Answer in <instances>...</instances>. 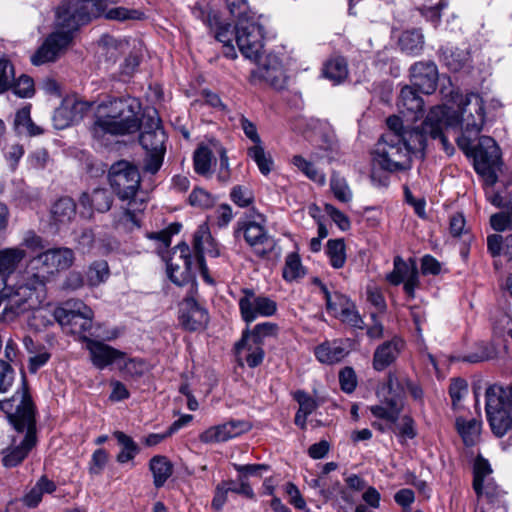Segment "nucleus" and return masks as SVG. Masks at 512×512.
<instances>
[{
    "mask_svg": "<svg viewBox=\"0 0 512 512\" xmlns=\"http://www.w3.org/2000/svg\"><path fill=\"white\" fill-rule=\"evenodd\" d=\"M107 8V0H69L64 1L56 12L57 30L45 39L43 44L31 56V62L39 66L54 62L73 40V33L80 25L98 18Z\"/></svg>",
    "mask_w": 512,
    "mask_h": 512,
    "instance_id": "obj_1",
    "label": "nucleus"
},
{
    "mask_svg": "<svg viewBox=\"0 0 512 512\" xmlns=\"http://www.w3.org/2000/svg\"><path fill=\"white\" fill-rule=\"evenodd\" d=\"M140 104L136 99L111 98L97 107L96 119L91 127L95 139L105 136H124L136 133L141 128Z\"/></svg>",
    "mask_w": 512,
    "mask_h": 512,
    "instance_id": "obj_2",
    "label": "nucleus"
},
{
    "mask_svg": "<svg viewBox=\"0 0 512 512\" xmlns=\"http://www.w3.org/2000/svg\"><path fill=\"white\" fill-rule=\"evenodd\" d=\"M8 419L17 432H25L19 444H16V440L13 439L12 446L2 450L3 465L12 468L23 462L37 442L35 406L27 392L23 393L16 411L8 414Z\"/></svg>",
    "mask_w": 512,
    "mask_h": 512,
    "instance_id": "obj_3",
    "label": "nucleus"
},
{
    "mask_svg": "<svg viewBox=\"0 0 512 512\" xmlns=\"http://www.w3.org/2000/svg\"><path fill=\"white\" fill-rule=\"evenodd\" d=\"M373 163L385 172L407 171L412 167V156L401 143L399 133H385L378 140Z\"/></svg>",
    "mask_w": 512,
    "mask_h": 512,
    "instance_id": "obj_4",
    "label": "nucleus"
},
{
    "mask_svg": "<svg viewBox=\"0 0 512 512\" xmlns=\"http://www.w3.org/2000/svg\"><path fill=\"white\" fill-rule=\"evenodd\" d=\"M53 317L70 334L79 335L82 340L93 324L94 312L81 300H68L53 311Z\"/></svg>",
    "mask_w": 512,
    "mask_h": 512,
    "instance_id": "obj_5",
    "label": "nucleus"
},
{
    "mask_svg": "<svg viewBox=\"0 0 512 512\" xmlns=\"http://www.w3.org/2000/svg\"><path fill=\"white\" fill-rule=\"evenodd\" d=\"M444 117V106L432 107L418 127L406 128L402 133L401 143L405 146L411 156L424 158L428 137L432 138V134H439L437 122Z\"/></svg>",
    "mask_w": 512,
    "mask_h": 512,
    "instance_id": "obj_6",
    "label": "nucleus"
},
{
    "mask_svg": "<svg viewBox=\"0 0 512 512\" xmlns=\"http://www.w3.org/2000/svg\"><path fill=\"white\" fill-rule=\"evenodd\" d=\"M108 179L117 197L122 201L128 200V205L132 206L141 183L137 167L126 160H120L111 165Z\"/></svg>",
    "mask_w": 512,
    "mask_h": 512,
    "instance_id": "obj_7",
    "label": "nucleus"
},
{
    "mask_svg": "<svg viewBox=\"0 0 512 512\" xmlns=\"http://www.w3.org/2000/svg\"><path fill=\"white\" fill-rule=\"evenodd\" d=\"M449 115H457L461 129H465L466 133L478 137L485 120L484 101L479 94L469 93L461 101L459 113L449 110Z\"/></svg>",
    "mask_w": 512,
    "mask_h": 512,
    "instance_id": "obj_8",
    "label": "nucleus"
},
{
    "mask_svg": "<svg viewBox=\"0 0 512 512\" xmlns=\"http://www.w3.org/2000/svg\"><path fill=\"white\" fill-rule=\"evenodd\" d=\"M473 158L476 172L484 176L487 183L494 185L497 181L495 166L500 159L495 140L489 136L480 137L473 151Z\"/></svg>",
    "mask_w": 512,
    "mask_h": 512,
    "instance_id": "obj_9",
    "label": "nucleus"
},
{
    "mask_svg": "<svg viewBox=\"0 0 512 512\" xmlns=\"http://www.w3.org/2000/svg\"><path fill=\"white\" fill-rule=\"evenodd\" d=\"M501 395L502 391L497 387L487 388L485 392L487 420L497 437H503L508 431H512V410L503 409Z\"/></svg>",
    "mask_w": 512,
    "mask_h": 512,
    "instance_id": "obj_10",
    "label": "nucleus"
},
{
    "mask_svg": "<svg viewBox=\"0 0 512 512\" xmlns=\"http://www.w3.org/2000/svg\"><path fill=\"white\" fill-rule=\"evenodd\" d=\"M193 258L186 242H181L173 248L167 260V275L177 286H184L194 282L195 275L192 270Z\"/></svg>",
    "mask_w": 512,
    "mask_h": 512,
    "instance_id": "obj_11",
    "label": "nucleus"
},
{
    "mask_svg": "<svg viewBox=\"0 0 512 512\" xmlns=\"http://www.w3.org/2000/svg\"><path fill=\"white\" fill-rule=\"evenodd\" d=\"M235 40L240 52L249 59H257L263 48V31L252 19H241L235 24Z\"/></svg>",
    "mask_w": 512,
    "mask_h": 512,
    "instance_id": "obj_12",
    "label": "nucleus"
},
{
    "mask_svg": "<svg viewBox=\"0 0 512 512\" xmlns=\"http://www.w3.org/2000/svg\"><path fill=\"white\" fill-rule=\"evenodd\" d=\"M178 321L184 330L195 332L207 326L209 315L206 308L195 297L189 296L179 303Z\"/></svg>",
    "mask_w": 512,
    "mask_h": 512,
    "instance_id": "obj_13",
    "label": "nucleus"
},
{
    "mask_svg": "<svg viewBox=\"0 0 512 512\" xmlns=\"http://www.w3.org/2000/svg\"><path fill=\"white\" fill-rule=\"evenodd\" d=\"M386 280L393 286L403 284V288H416L420 285L419 268L414 257L403 259L397 255L393 259V270L386 275Z\"/></svg>",
    "mask_w": 512,
    "mask_h": 512,
    "instance_id": "obj_14",
    "label": "nucleus"
},
{
    "mask_svg": "<svg viewBox=\"0 0 512 512\" xmlns=\"http://www.w3.org/2000/svg\"><path fill=\"white\" fill-rule=\"evenodd\" d=\"M246 294L239 300L242 319L247 323L253 322L258 316H272L277 310L275 301L268 297L256 296L253 290H245Z\"/></svg>",
    "mask_w": 512,
    "mask_h": 512,
    "instance_id": "obj_15",
    "label": "nucleus"
},
{
    "mask_svg": "<svg viewBox=\"0 0 512 512\" xmlns=\"http://www.w3.org/2000/svg\"><path fill=\"white\" fill-rule=\"evenodd\" d=\"M252 425L244 420H230L220 425L209 427L199 435L202 443L226 442L250 431Z\"/></svg>",
    "mask_w": 512,
    "mask_h": 512,
    "instance_id": "obj_16",
    "label": "nucleus"
},
{
    "mask_svg": "<svg viewBox=\"0 0 512 512\" xmlns=\"http://www.w3.org/2000/svg\"><path fill=\"white\" fill-rule=\"evenodd\" d=\"M411 84L423 94H432L438 83V69L433 61L417 62L410 68Z\"/></svg>",
    "mask_w": 512,
    "mask_h": 512,
    "instance_id": "obj_17",
    "label": "nucleus"
},
{
    "mask_svg": "<svg viewBox=\"0 0 512 512\" xmlns=\"http://www.w3.org/2000/svg\"><path fill=\"white\" fill-rule=\"evenodd\" d=\"M54 275L55 273L50 268L49 263L39 253L29 260L23 272L24 285L22 288L44 287L51 282Z\"/></svg>",
    "mask_w": 512,
    "mask_h": 512,
    "instance_id": "obj_18",
    "label": "nucleus"
},
{
    "mask_svg": "<svg viewBox=\"0 0 512 512\" xmlns=\"http://www.w3.org/2000/svg\"><path fill=\"white\" fill-rule=\"evenodd\" d=\"M82 342L86 344V348L90 354V360L97 369L102 370L125 357L124 352L101 341L91 339L88 336H83Z\"/></svg>",
    "mask_w": 512,
    "mask_h": 512,
    "instance_id": "obj_19",
    "label": "nucleus"
},
{
    "mask_svg": "<svg viewBox=\"0 0 512 512\" xmlns=\"http://www.w3.org/2000/svg\"><path fill=\"white\" fill-rule=\"evenodd\" d=\"M139 131V143L144 150L166 149V134L158 117H145Z\"/></svg>",
    "mask_w": 512,
    "mask_h": 512,
    "instance_id": "obj_20",
    "label": "nucleus"
},
{
    "mask_svg": "<svg viewBox=\"0 0 512 512\" xmlns=\"http://www.w3.org/2000/svg\"><path fill=\"white\" fill-rule=\"evenodd\" d=\"M404 347V340L397 336L380 344L373 354V368L376 371L385 370L396 361Z\"/></svg>",
    "mask_w": 512,
    "mask_h": 512,
    "instance_id": "obj_21",
    "label": "nucleus"
},
{
    "mask_svg": "<svg viewBox=\"0 0 512 512\" xmlns=\"http://www.w3.org/2000/svg\"><path fill=\"white\" fill-rule=\"evenodd\" d=\"M37 290H7L5 301V312L20 314L28 310L36 309L40 306L39 296H33Z\"/></svg>",
    "mask_w": 512,
    "mask_h": 512,
    "instance_id": "obj_22",
    "label": "nucleus"
},
{
    "mask_svg": "<svg viewBox=\"0 0 512 512\" xmlns=\"http://www.w3.org/2000/svg\"><path fill=\"white\" fill-rule=\"evenodd\" d=\"M241 230H243L246 242L254 247L259 255H264L272 248V241L268 239L264 227L260 224L254 221L239 222L236 233Z\"/></svg>",
    "mask_w": 512,
    "mask_h": 512,
    "instance_id": "obj_23",
    "label": "nucleus"
},
{
    "mask_svg": "<svg viewBox=\"0 0 512 512\" xmlns=\"http://www.w3.org/2000/svg\"><path fill=\"white\" fill-rule=\"evenodd\" d=\"M257 80L265 81L276 90H282L285 88V73L277 57H275L274 65H263L251 72V83H256Z\"/></svg>",
    "mask_w": 512,
    "mask_h": 512,
    "instance_id": "obj_24",
    "label": "nucleus"
},
{
    "mask_svg": "<svg viewBox=\"0 0 512 512\" xmlns=\"http://www.w3.org/2000/svg\"><path fill=\"white\" fill-rule=\"evenodd\" d=\"M418 92L413 86H405L399 95L398 108L402 114L410 116L411 120H417L423 115L424 101Z\"/></svg>",
    "mask_w": 512,
    "mask_h": 512,
    "instance_id": "obj_25",
    "label": "nucleus"
},
{
    "mask_svg": "<svg viewBox=\"0 0 512 512\" xmlns=\"http://www.w3.org/2000/svg\"><path fill=\"white\" fill-rule=\"evenodd\" d=\"M207 237H209V228L206 224H202L193 234L192 246L200 276L203 278L206 285L214 286L216 285V282L209 272L204 257V238Z\"/></svg>",
    "mask_w": 512,
    "mask_h": 512,
    "instance_id": "obj_26",
    "label": "nucleus"
},
{
    "mask_svg": "<svg viewBox=\"0 0 512 512\" xmlns=\"http://www.w3.org/2000/svg\"><path fill=\"white\" fill-rule=\"evenodd\" d=\"M25 257V250L18 247L0 250V272L3 288H15L14 286H9L7 281Z\"/></svg>",
    "mask_w": 512,
    "mask_h": 512,
    "instance_id": "obj_27",
    "label": "nucleus"
},
{
    "mask_svg": "<svg viewBox=\"0 0 512 512\" xmlns=\"http://www.w3.org/2000/svg\"><path fill=\"white\" fill-rule=\"evenodd\" d=\"M369 410L374 417L385 420L389 423V428H393L399 420L402 405L395 397L384 396L380 404L370 406Z\"/></svg>",
    "mask_w": 512,
    "mask_h": 512,
    "instance_id": "obj_28",
    "label": "nucleus"
},
{
    "mask_svg": "<svg viewBox=\"0 0 512 512\" xmlns=\"http://www.w3.org/2000/svg\"><path fill=\"white\" fill-rule=\"evenodd\" d=\"M133 204H135L134 201ZM133 206L113 214V228L120 232L128 233L141 227L140 210L136 211V209L132 208Z\"/></svg>",
    "mask_w": 512,
    "mask_h": 512,
    "instance_id": "obj_29",
    "label": "nucleus"
},
{
    "mask_svg": "<svg viewBox=\"0 0 512 512\" xmlns=\"http://www.w3.org/2000/svg\"><path fill=\"white\" fill-rule=\"evenodd\" d=\"M80 203L83 207L103 213L111 208L113 197L107 189L97 188L91 193H83L80 197Z\"/></svg>",
    "mask_w": 512,
    "mask_h": 512,
    "instance_id": "obj_30",
    "label": "nucleus"
},
{
    "mask_svg": "<svg viewBox=\"0 0 512 512\" xmlns=\"http://www.w3.org/2000/svg\"><path fill=\"white\" fill-rule=\"evenodd\" d=\"M41 254L54 273L69 268L74 260V253L69 248H52Z\"/></svg>",
    "mask_w": 512,
    "mask_h": 512,
    "instance_id": "obj_31",
    "label": "nucleus"
},
{
    "mask_svg": "<svg viewBox=\"0 0 512 512\" xmlns=\"http://www.w3.org/2000/svg\"><path fill=\"white\" fill-rule=\"evenodd\" d=\"M347 355L345 348L336 341L324 342L315 348L316 358L324 364H334Z\"/></svg>",
    "mask_w": 512,
    "mask_h": 512,
    "instance_id": "obj_32",
    "label": "nucleus"
},
{
    "mask_svg": "<svg viewBox=\"0 0 512 512\" xmlns=\"http://www.w3.org/2000/svg\"><path fill=\"white\" fill-rule=\"evenodd\" d=\"M279 327L276 323L263 322L255 325L250 330H245L242 333L241 344H246L248 340H252L254 343L263 345L266 338L277 336Z\"/></svg>",
    "mask_w": 512,
    "mask_h": 512,
    "instance_id": "obj_33",
    "label": "nucleus"
},
{
    "mask_svg": "<svg viewBox=\"0 0 512 512\" xmlns=\"http://www.w3.org/2000/svg\"><path fill=\"white\" fill-rule=\"evenodd\" d=\"M455 426L466 446H473L476 443L481 432L480 420L475 418L467 420L464 417H457Z\"/></svg>",
    "mask_w": 512,
    "mask_h": 512,
    "instance_id": "obj_34",
    "label": "nucleus"
},
{
    "mask_svg": "<svg viewBox=\"0 0 512 512\" xmlns=\"http://www.w3.org/2000/svg\"><path fill=\"white\" fill-rule=\"evenodd\" d=\"M238 357H244L250 368L259 366L264 358V350L261 344H256L252 340H248L246 344H241V340L235 345Z\"/></svg>",
    "mask_w": 512,
    "mask_h": 512,
    "instance_id": "obj_35",
    "label": "nucleus"
},
{
    "mask_svg": "<svg viewBox=\"0 0 512 512\" xmlns=\"http://www.w3.org/2000/svg\"><path fill=\"white\" fill-rule=\"evenodd\" d=\"M156 488L162 487L173 473V466L165 456H154L149 463Z\"/></svg>",
    "mask_w": 512,
    "mask_h": 512,
    "instance_id": "obj_36",
    "label": "nucleus"
},
{
    "mask_svg": "<svg viewBox=\"0 0 512 512\" xmlns=\"http://www.w3.org/2000/svg\"><path fill=\"white\" fill-rule=\"evenodd\" d=\"M110 275V268L106 260L93 261L88 266L85 274L86 284L91 287L103 285L107 282Z\"/></svg>",
    "mask_w": 512,
    "mask_h": 512,
    "instance_id": "obj_37",
    "label": "nucleus"
},
{
    "mask_svg": "<svg viewBox=\"0 0 512 512\" xmlns=\"http://www.w3.org/2000/svg\"><path fill=\"white\" fill-rule=\"evenodd\" d=\"M436 126L439 127V134H432L431 139H439L445 152L449 155L453 154L454 147L448 142V139L445 135V130L459 127L458 116L449 115V109L444 107V117L437 122Z\"/></svg>",
    "mask_w": 512,
    "mask_h": 512,
    "instance_id": "obj_38",
    "label": "nucleus"
},
{
    "mask_svg": "<svg viewBox=\"0 0 512 512\" xmlns=\"http://www.w3.org/2000/svg\"><path fill=\"white\" fill-rule=\"evenodd\" d=\"M399 45L402 51L417 55L424 47V36L420 29L406 30L399 39Z\"/></svg>",
    "mask_w": 512,
    "mask_h": 512,
    "instance_id": "obj_39",
    "label": "nucleus"
},
{
    "mask_svg": "<svg viewBox=\"0 0 512 512\" xmlns=\"http://www.w3.org/2000/svg\"><path fill=\"white\" fill-rule=\"evenodd\" d=\"M51 214L56 223H67L76 214V204L72 198L62 197L53 204Z\"/></svg>",
    "mask_w": 512,
    "mask_h": 512,
    "instance_id": "obj_40",
    "label": "nucleus"
},
{
    "mask_svg": "<svg viewBox=\"0 0 512 512\" xmlns=\"http://www.w3.org/2000/svg\"><path fill=\"white\" fill-rule=\"evenodd\" d=\"M326 299L327 311L334 317L339 316L347 307L353 303L340 290H322Z\"/></svg>",
    "mask_w": 512,
    "mask_h": 512,
    "instance_id": "obj_41",
    "label": "nucleus"
},
{
    "mask_svg": "<svg viewBox=\"0 0 512 512\" xmlns=\"http://www.w3.org/2000/svg\"><path fill=\"white\" fill-rule=\"evenodd\" d=\"M56 489L53 481L41 477L36 485L24 496L23 502L29 507H36L42 500L44 493H52Z\"/></svg>",
    "mask_w": 512,
    "mask_h": 512,
    "instance_id": "obj_42",
    "label": "nucleus"
},
{
    "mask_svg": "<svg viewBox=\"0 0 512 512\" xmlns=\"http://www.w3.org/2000/svg\"><path fill=\"white\" fill-rule=\"evenodd\" d=\"M323 75L335 84L345 80L348 76V66L345 58L336 57L327 61L323 69Z\"/></svg>",
    "mask_w": 512,
    "mask_h": 512,
    "instance_id": "obj_43",
    "label": "nucleus"
},
{
    "mask_svg": "<svg viewBox=\"0 0 512 512\" xmlns=\"http://www.w3.org/2000/svg\"><path fill=\"white\" fill-rule=\"evenodd\" d=\"M100 54L109 63H115L123 52L124 44L110 35H103L99 40Z\"/></svg>",
    "mask_w": 512,
    "mask_h": 512,
    "instance_id": "obj_44",
    "label": "nucleus"
},
{
    "mask_svg": "<svg viewBox=\"0 0 512 512\" xmlns=\"http://www.w3.org/2000/svg\"><path fill=\"white\" fill-rule=\"evenodd\" d=\"M405 380H408L406 376H400L396 372H389L386 383L382 386L378 394L381 395V393L386 392L389 395L388 397H395L400 403L406 390Z\"/></svg>",
    "mask_w": 512,
    "mask_h": 512,
    "instance_id": "obj_45",
    "label": "nucleus"
},
{
    "mask_svg": "<svg viewBox=\"0 0 512 512\" xmlns=\"http://www.w3.org/2000/svg\"><path fill=\"white\" fill-rule=\"evenodd\" d=\"M305 275V269L298 253H289L285 258L283 277L287 282L296 281Z\"/></svg>",
    "mask_w": 512,
    "mask_h": 512,
    "instance_id": "obj_46",
    "label": "nucleus"
},
{
    "mask_svg": "<svg viewBox=\"0 0 512 512\" xmlns=\"http://www.w3.org/2000/svg\"><path fill=\"white\" fill-rule=\"evenodd\" d=\"M214 160L212 151L205 145H200L194 152L193 163L197 174L206 176L210 173L211 164Z\"/></svg>",
    "mask_w": 512,
    "mask_h": 512,
    "instance_id": "obj_47",
    "label": "nucleus"
},
{
    "mask_svg": "<svg viewBox=\"0 0 512 512\" xmlns=\"http://www.w3.org/2000/svg\"><path fill=\"white\" fill-rule=\"evenodd\" d=\"M326 253L330 259V263L334 268H341L345 264V243L344 239H330L327 242Z\"/></svg>",
    "mask_w": 512,
    "mask_h": 512,
    "instance_id": "obj_48",
    "label": "nucleus"
},
{
    "mask_svg": "<svg viewBox=\"0 0 512 512\" xmlns=\"http://www.w3.org/2000/svg\"><path fill=\"white\" fill-rule=\"evenodd\" d=\"M491 473L492 469L489 462L480 456L477 457L474 463L473 489L478 496L483 494L484 480Z\"/></svg>",
    "mask_w": 512,
    "mask_h": 512,
    "instance_id": "obj_49",
    "label": "nucleus"
},
{
    "mask_svg": "<svg viewBox=\"0 0 512 512\" xmlns=\"http://www.w3.org/2000/svg\"><path fill=\"white\" fill-rule=\"evenodd\" d=\"M247 153L248 156L257 164L263 175H268L271 172L273 160L265 153L261 144L250 147Z\"/></svg>",
    "mask_w": 512,
    "mask_h": 512,
    "instance_id": "obj_50",
    "label": "nucleus"
},
{
    "mask_svg": "<svg viewBox=\"0 0 512 512\" xmlns=\"http://www.w3.org/2000/svg\"><path fill=\"white\" fill-rule=\"evenodd\" d=\"M10 89L20 98H29L35 92L34 81L30 76L22 74L17 79L14 77V80L11 81Z\"/></svg>",
    "mask_w": 512,
    "mask_h": 512,
    "instance_id": "obj_51",
    "label": "nucleus"
},
{
    "mask_svg": "<svg viewBox=\"0 0 512 512\" xmlns=\"http://www.w3.org/2000/svg\"><path fill=\"white\" fill-rule=\"evenodd\" d=\"M102 15H105L106 19L117 21L141 20L144 17V13L140 10L125 7H116L108 11L105 9L100 16Z\"/></svg>",
    "mask_w": 512,
    "mask_h": 512,
    "instance_id": "obj_52",
    "label": "nucleus"
},
{
    "mask_svg": "<svg viewBox=\"0 0 512 512\" xmlns=\"http://www.w3.org/2000/svg\"><path fill=\"white\" fill-rule=\"evenodd\" d=\"M394 429L393 432L399 437L401 443L417 436L415 422L409 415L401 417L400 421L395 423Z\"/></svg>",
    "mask_w": 512,
    "mask_h": 512,
    "instance_id": "obj_53",
    "label": "nucleus"
},
{
    "mask_svg": "<svg viewBox=\"0 0 512 512\" xmlns=\"http://www.w3.org/2000/svg\"><path fill=\"white\" fill-rule=\"evenodd\" d=\"M145 151L146 157L144 158L143 171L150 174H155L160 170L163 164L166 149Z\"/></svg>",
    "mask_w": 512,
    "mask_h": 512,
    "instance_id": "obj_54",
    "label": "nucleus"
},
{
    "mask_svg": "<svg viewBox=\"0 0 512 512\" xmlns=\"http://www.w3.org/2000/svg\"><path fill=\"white\" fill-rule=\"evenodd\" d=\"M293 163L294 165L301 170L309 179L313 180L314 182H317L319 184L325 183V176L324 174L318 172V170L315 168L314 164L307 161L300 155H296L293 157Z\"/></svg>",
    "mask_w": 512,
    "mask_h": 512,
    "instance_id": "obj_55",
    "label": "nucleus"
},
{
    "mask_svg": "<svg viewBox=\"0 0 512 512\" xmlns=\"http://www.w3.org/2000/svg\"><path fill=\"white\" fill-rule=\"evenodd\" d=\"M75 118L76 114L73 112V109L68 105L63 104L55 109L52 119L54 127L61 130L70 126L74 122Z\"/></svg>",
    "mask_w": 512,
    "mask_h": 512,
    "instance_id": "obj_56",
    "label": "nucleus"
},
{
    "mask_svg": "<svg viewBox=\"0 0 512 512\" xmlns=\"http://www.w3.org/2000/svg\"><path fill=\"white\" fill-rule=\"evenodd\" d=\"M443 58L449 69L456 72L465 65L468 55L460 49L446 50L443 52Z\"/></svg>",
    "mask_w": 512,
    "mask_h": 512,
    "instance_id": "obj_57",
    "label": "nucleus"
},
{
    "mask_svg": "<svg viewBox=\"0 0 512 512\" xmlns=\"http://www.w3.org/2000/svg\"><path fill=\"white\" fill-rule=\"evenodd\" d=\"M330 188L335 198L339 201L346 203L351 200L352 194L346 181L342 178L336 177L335 174L331 177Z\"/></svg>",
    "mask_w": 512,
    "mask_h": 512,
    "instance_id": "obj_58",
    "label": "nucleus"
},
{
    "mask_svg": "<svg viewBox=\"0 0 512 512\" xmlns=\"http://www.w3.org/2000/svg\"><path fill=\"white\" fill-rule=\"evenodd\" d=\"M189 203L192 206L207 209L213 206L214 200L209 192L201 188H195L189 195Z\"/></svg>",
    "mask_w": 512,
    "mask_h": 512,
    "instance_id": "obj_59",
    "label": "nucleus"
},
{
    "mask_svg": "<svg viewBox=\"0 0 512 512\" xmlns=\"http://www.w3.org/2000/svg\"><path fill=\"white\" fill-rule=\"evenodd\" d=\"M14 80V66L9 60H0V94L6 92L11 87V81Z\"/></svg>",
    "mask_w": 512,
    "mask_h": 512,
    "instance_id": "obj_60",
    "label": "nucleus"
},
{
    "mask_svg": "<svg viewBox=\"0 0 512 512\" xmlns=\"http://www.w3.org/2000/svg\"><path fill=\"white\" fill-rule=\"evenodd\" d=\"M336 318H339L343 323L354 328L363 329L364 327V321L354 303H351V307L345 308Z\"/></svg>",
    "mask_w": 512,
    "mask_h": 512,
    "instance_id": "obj_61",
    "label": "nucleus"
},
{
    "mask_svg": "<svg viewBox=\"0 0 512 512\" xmlns=\"http://www.w3.org/2000/svg\"><path fill=\"white\" fill-rule=\"evenodd\" d=\"M284 492L288 496V502L294 506L296 509L304 510L306 509V501L303 498L298 487L292 483L287 482L284 485Z\"/></svg>",
    "mask_w": 512,
    "mask_h": 512,
    "instance_id": "obj_62",
    "label": "nucleus"
},
{
    "mask_svg": "<svg viewBox=\"0 0 512 512\" xmlns=\"http://www.w3.org/2000/svg\"><path fill=\"white\" fill-rule=\"evenodd\" d=\"M421 274L426 275H439L442 273V264L432 255L426 254L420 261Z\"/></svg>",
    "mask_w": 512,
    "mask_h": 512,
    "instance_id": "obj_63",
    "label": "nucleus"
},
{
    "mask_svg": "<svg viewBox=\"0 0 512 512\" xmlns=\"http://www.w3.org/2000/svg\"><path fill=\"white\" fill-rule=\"evenodd\" d=\"M468 393V384L464 379L457 378L452 381L449 387V395L452 405L455 407Z\"/></svg>",
    "mask_w": 512,
    "mask_h": 512,
    "instance_id": "obj_64",
    "label": "nucleus"
}]
</instances>
